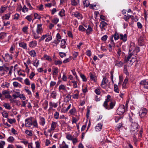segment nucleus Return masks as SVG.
I'll use <instances>...</instances> for the list:
<instances>
[{
	"label": "nucleus",
	"instance_id": "e2e57ef3",
	"mask_svg": "<svg viewBox=\"0 0 148 148\" xmlns=\"http://www.w3.org/2000/svg\"><path fill=\"white\" fill-rule=\"evenodd\" d=\"M54 64L56 65H60L62 64V62L60 60H55L54 61Z\"/></svg>",
	"mask_w": 148,
	"mask_h": 148
},
{
	"label": "nucleus",
	"instance_id": "0e129e2a",
	"mask_svg": "<svg viewBox=\"0 0 148 148\" xmlns=\"http://www.w3.org/2000/svg\"><path fill=\"white\" fill-rule=\"evenodd\" d=\"M83 4L84 7H88L90 5L89 1L87 0H85L84 1Z\"/></svg>",
	"mask_w": 148,
	"mask_h": 148
},
{
	"label": "nucleus",
	"instance_id": "4be33fe9",
	"mask_svg": "<svg viewBox=\"0 0 148 148\" xmlns=\"http://www.w3.org/2000/svg\"><path fill=\"white\" fill-rule=\"evenodd\" d=\"M93 31L92 28L90 25L88 26V28L87 29H86V33L87 35H89L92 34V32Z\"/></svg>",
	"mask_w": 148,
	"mask_h": 148
},
{
	"label": "nucleus",
	"instance_id": "a211bd4d",
	"mask_svg": "<svg viewBox=\"0 0 148 148\" xmlns=\"http://www.w3.org/2000/svg\"><path fill=\"white\" fill-rule=\"evenodd\" d=\"M140 84L143 86L145 88L148 89V82H147L145 80L141 81L140 82Z\"/></svg>",
	"mask_w": 148,
	"mask_h": 148
},
{
	"label": "nucleus",
	"instance_id": "680f3d73",
	"mask_svg": "<svg viewBox=\"0 0 148 148\" xmlns=\"http://www.w3.org/2000/svg\"><path fill=\"white\" fill-rule=\"evenodd\" d=\"M15 140V138L13 136H10L8 138L7 140L9 142L12 143Z\"/></svg>",
	"mask_w": 148,
	"mask_h": 148
},
{
	"label": "nucleus",
	"instance_id": "aec40b11",
	"mask_svg": "<svg viewBox=\"0 0 148 148\" xmlns=\"http://www.w3.org/2000/svg\"><path fill=\"white\" fill-rule=\"evenodd\" d=\"M103 124L101 123H98L95 126V129L96 131L99 132L102 128Z\"/></svg>",
	"mask_w": 148,
	"mask_h": 148
},
{
	"label": "nucleus",
	"instance_id": "79ce46f5",
	"mask_svg": "<svg viewBox=\"0 0 148 148\" xmlns=\"http://www.w3.org/2000/svg\"><path fill=\"white\" fill-rule=\"evenodd\" d=\"M71 5L73 6H76L79 3V1L77 0H71Z\"/></svg>",
	"mask_w": 148,
	"mask_h": 148
},
{
	"label": "nucleus",
	"instance_id": "39448f33",
	"mask_svg": "<svg viewBox=\"0 0 148 148\" xmlns=\"http://www.w3.org/2000/svg\"><path fill=\"white\" fill-rule=\"evenodd\" d=\"M5 61L6 62H8L12 59V54H10L8 53H6L4 56H3Z\"/></svg>",
	"mask_w": 148,
	"mask_h": 148
},
{
	"label": "nucleus",
	"instance_id": "c85d7f7f",
	"mask_svg": "<svg viewBox=\"0 0 148 148\" xmlns=\"http://www.w3.org/2000/svg\"><path fill=\"white\" fill-rule=\"evenodd\" d=\"M57 96V92L55 91H52L50 95V97L53 99H56Z\"/></svg>",
	"mask_w": 148,
	"mask_h": 148
},
{
	"label": "nucleus",
	"instance_id": "bb28decb",
	"mask_svg": "<svg viewBox=\"0 0 148 148\" xmlns=\"http://www.w3.org/2000/svg\"><path fill=\"white\" fill-rule=\"evenodd\" d=\"M115 106V104L113 102L111 101L110 104V107L108 106V105L107 106V107H104L106 109L108 110H110L112 109Z\"/></svg>",
	"mask_w": 148,
	"mask_h": 148
},
{
	"label": "nucleus",
	"instance_id": "473e14b6",
	"mask_svg": "<svg viewBox=\"0 0 148 148\" xmlns=\"http://www.w3.org/2000/svg\"><path fill=\"white\" fill-rule=\"evenodd\" d=\"M33 66H35L36 68H37L39 64V61L37 59H36L34 61H33Z\"/></svg>",
	"mask_w": 148,
	"mask_h": 148
},
{
	"label": "nucleus",
	"instance_id": "72a5a7b5",
	"mask_svg": "<svg viewBox=\"0 0 148 148\" xmlns=\"http://www.w3.org/2000/svg\"><path fill=\"white\" fill-rule=\"evenodd\" d=\"M10 86V83L7 82H5L2 84L1 85V87L3 88H8Z\"/></svg>",
	"mask_w": 148,
	"mask_h": 148
},
{
	"label": "nucleus",
	"instance_id": "5fc2aeb1",
	"mask_svg": "<svg viewBox=\"0 0 148 148\" xmlns=\"http://www.w3.org/2000/svg\"><path fill=\"white\" fill-rule=\"evenodd\" d=\"M76 111V109L75 108V107H73L72 109L70 110L69 113L71 115H73L75 112Z\"/></svg>",
	"mask_w": 148,
	"mask_h": 148
},
{
	"label": "nucleus",
	"instance_id": "09e8293b",
	"mask_svg": "<svg viewBox=\"0 0 148 148\" xmlns=\"http://www.w3.org/2000/svg\"><path fill=\"white\" fill-rule=\"evenodd\" d=\"M34 20L36 19H37L38 20H40L41 18V16L38 15V14L36 13H34Z\"/></svg>",
	"mask_w": 148,
	"mask_h": 148
},
{
	"label": "nucleus",
	"instance_id": "c756f323",
	"mask_svg": "<svg viewBox=\"0 0 148 148\" xmlns=\"http://www.w3.org/2000/svg\"><path fill=\"white\" fill-rule=\"evenodd\" d=\"M48 102L47 100H45L42 104V106L43 108L45 110H46L48 106Z\"/></svg>",
	"mask_w": 148,
	"mask_h": 148
},
{
	"label": "nucleus",
	"instance_id": "0eeeda50",
	"mask_svg": "<svg viewBox=\"0 0 148 148\" xmlns=\"http://www.w3.org/2000/svg\"><path fill=\"white\" fill-rule=\"evenodd\" d=\"M147 112V109L145 108H142L139 112V115L141 118L144 117L146 114Z\"/></svg>",
	"mask_w": 148,
	"mask_h": 148
},
{
	"label": "nucleus",
	"instance_id": "7c9ffc66",
	"mask_svg": "<svg viewBox=\"0 0 148 148\" xmlns=\"http://www.w3.org/2000/svg\"><path fill=\"white\" fill-rule=\"evenodd\" d=\"M31 57L35 58L36 56V53L34 50H32L28 53Z\"/></svg>",
	"mask_w": 148,
	"mask_h": 148
},
{
	"label": "nucleus",
	"instance_id": "4c0bfd02",
	"mask_svg": "<svg viewBox=\"0 0 148 148\" xmlns=\"http://www.w3.org/2000/svg\"><path fill=\"white\" fill-rule=\"evenodd\" d=\"M58 103L53 102L52 101H50L49 103V106L54 108H56L58 106Z\"/></svg>",
	"mask_w": 148,
	"mask_h": 148
},
{
	"label": "nucleus",
	"instance_id": "6e6d98bb",
	"mask_svg": "<svg viewBox=\"0 0 148 148\" xmlns=\"http://www.w3.org/2000/svg\"><path fill=\"white\" fill-rule=\"evenodd\" d=\"M127 15H124L123 18L126 21H128V20L130 18H131L132 15H128L127 14Z\"/></svg>",
	"mask_w": 148,
	"mask_h": 148
},
{
	"label": "nucleus",
	"instance_id": "b1692460",
	"mask_svg": "<svg viewBox=\"0 0 148 148\" xmlns=\"http://www.w3.org/2000/svg\"><path fill=\"white\" fill-rule=\"evenodd\" d=\"M90 7L91 9L95 10H98L100 8V6L99 5L94 4H91Z\"/></svg>",
	"mask_w": 148,
	"mask_h": 148
},
{
	"label": "nucleus",
	"instance_id": "13d9d810",
	"mask_svg": "<svg viewBox=\"0 0 148 148\" xmlns=\"http://www.w3.org/2000/svg\"><path fill=\"white\" fill-rule=\"evenodd\" d=\"M79 30L81 32H84L86 31V29H85L83 25H80L78 27Z\"/></svg>",
	"mask_w": 148,
	"mask_h": 148
},
{
	"label": "nucleus",
	"instance_id": "c03bdc74",
	"mask_svg": "<svg viewBox=\"0 0 148 148\" xmlns=\"http://www.w3.org/2000/svg\"><path fill=\"white\" fill-rule=\"evenodd\" d=\"M90 77V79L92 81H96L95 80V76L91 73H89Z\"/></svg>",
	"mask_w": 148,
	"mask_h": 148
},
{
	"label": "nucleus",
	"instance_id": "e433bc0d",
	"mask_svg": "<svg viewBox=\"0 0 148 148\" xmlns=\"http://www.w3.org/2000/svg\"><path fill=\"white\" fill-rule=\"evenodd\" d=\"M127 39V36L125 34L124 35L121 34V40H122L123 42L126 41Z\"/></svg>",
	"mask_w": 148,
	"mask_h": 148
},
{
	"label": "nucleus",
	"instance_id": "ddd939ff",
	"mask_svg": "<svg viewBox=\"0 0 148 148\" xmlns=\"http://www.w3.org/2000/svg\"><path fill=\"white\" fill-rule=\"evenodd\" d=\"M58 90L60 92H62V91H65L67 92V90H66V86L63 84L60 85L59 87Z\"/></svg>",
	"mask_w": 148,
	"mask_h": 148
},
{
	"label": "nucleus",
	"instance_id": "de8ad7c7",
	"mask_svg": "<svg viewBox=\"0 0 148 148\" xmlns=\"http://www.w3.org/2000/svg\"><path fill=\"white\" fill-rule=\"evenodd\" d=\"M11 13H9L8 14H6L4 15L2 18H3L4 19L8 20L9 19L10 16V14Z\"/></svg>",
	"mask_w": 148,
	"mask_h": 148
},
{
	"label": "nucleus",
	"instance_id": "f704fd0d",
	"mask_svg": "<svg viewBox=\"0 0 148 148\" xmlns=\"http://www.w3.org/2000/svg\"><path fill=\"white\" fill-rule=\"evenodd\" d=\"M65 11L64 9H62L59 12L58 15L61 17H63L65 16Z\"/></svg>",
	"mask_w": 148,
	"mask_h": 148
},
{
	"label": "nucleus",
	"instance_id": "4468645a",
	"mask_svg": "<svg viewBox=\"0 0 148 148\" xmlns=\"http://www.w3.org/2000/svg\"><path fill=\"white\" fill-rule=\"evenodd\" d=\"M108 25L107 23L104 21H102L99 25V27L101 29V31H103V30H105L104 27Z\"/></svg>",
	"mask_w": 148,
	"mask_h": 148
},
{
	"label": "nucleus",
	"instance_id": "bf43d9fd",
	"mask_svg": "<svg viewBox=\"0 0 148 148\" xmlns=\"http://www.w3.org/2000/svg\"><path fill=\"white\" fill-rule=\"evenodd\" d=\"M80 76L81 78L82 79V80L83 82H86L87 81V79L85 76V75L82 74H80Z\"/></svg>",
	"mask_w": 148,
	"mask_h": 148
},
{
	"label": "nucleus",
	"instance_id": "f8f14e48",
	"mask_svg": "<svg viewBox=\"0 0 148 148\" xmlns=\"http://www.w3.org/2000/svg\"><path fill=\"white\" fill-rule=\"evenodd\" d=\"M111 97L110 95H108L107 96L106 99L103 104V106L104 107H107L108 105V102L110 101L111 100Z\"/></svg>",
	"mask_w": 148,
	"mask_h": 148
},
{
	"label": "nucleus",
	"instance_id": "774afa93",
	"mask_svg": "<svg viewBox=\"0 0 148 148\" xmlns=\"http://www.w3.org/2000/svg\"><path fill=\"white\" fill-rule=\"evenodd\" d=\"M71 140L72 141L74 145H75L78 142V140L77 137L73 138L72 140Z\"/></svg>",
	"mask_w": 148,
	"mask_h": 148
},
{
	"label": "nucleus",
	"instance_id": "69168bd1",
	"mask_svg": "<svg viewBox=\"0 0 148 148\" xmlns=\"http://www.w3.org/2000/svg\"><path fill=\"white\" fill-rule=\"evenodd\" d=\"M28 27L27 26H26L23 27L22 28V31L23 33L26 34H27V29Z\"/></svg>",
	"mask_w": 148,
	"mask_h": 148
},
{
	"label": "nucleus",
	"instance_id": "a18cd8bd",
	"mask_svg": "<svg viewBox=\"0 0 148 148\" xmlns=\"http://www.w3.org/2000/svg\"><path fill=\"white\" fill-rule=\"evenodd\" d=\"M25 133L28 136H31L33 135L32 131L26 130L25 132Z\"/></svg>",
	"mask_w": 148,
	"mask_h": 148
},
{
	"label": "nucleus",
	"instance_id": "dca6fc26",
	"mask_svg": "<svg viewBox=\"0 0 148 148\" xmlns=\"http://www.w3.org/2000/svg\"><path fill=\"white\" fill-rule=\"evenodd\" d=\"M113 37H114L115 40H117L119 39L120 36L117 31L115 32L114 34L113 35H112L111 36L110 38L113 39Z\"/></svg>",
	"mask_w": 148,
	"mask_h": 148
},
{
	"label": "nucleus",
	"instance_id": "864d4df0",
	"mask_svg": "<svg viewBox=\"0 0 148 148\" xmlns=\"http://www.w3.org/2000/svg\"><path fill=\"white\" fill-rule=\"evenodd\" d=\"M25 3L27 6L29 7V10H31L33 8L28 0H26Z\"/></svg>",
	"mask_w": 148,
	"mask_h": 148
},
{
	"label": "nucleus",
	"instance_id": "a878e982",
	"mask_svg": "<svg viewBox=\"0 0 148 148\" xmlns=\"http://www.w3.org/2000/svg\"><path fill=\"white\" fill-rule=\"evenodd\" d=\"M53 75H57L59 72V69L58 68L55 67H53Z\"/></svg>",
	"mask_w": 148,
	"mask_h": 148
},
{
	"label": "nucleus",
	"instance_id": "412c9836",
	"mask_svg": "<svg viewBox=\"0 0 148 148\" xmlns=\"http://www.w3.org/2000/svg\"><path fill=\"white\" fill-rule=\"evenodd\" d=\"M7 8V6L5 5H3L1 6L0 8V15H2V14L6 10Z\"/></svg>",
	"mask_w": 148,
	"mask_h": 148
},
{
	"label": "nucleus",
	"instance_id": "4d7b16f0",
	"mask_svg": "<svg viewBox=\"0 0 148 148\" xmlns=\"http://www.w3.org/2000/svg\"><path fill=\"white\" fill-rule=\"evenodd\" d=\"M54 118L56 119H58L59 118V113L56 111L54 114Z\"/></svg>",
	"mask_w": 148,
	"mask_h": 148
},
{
	"label": "nucleus",
	"instance_id": "423d86ee",
	"mask_svg": "<svg viewBox=\"0 0 148 148\" xmlns=\"http://www.w3.org/2000/svg\"><path fill=\"white\" fill-rule=\"evenodd\" d=\"M42 25V24H38L37 25L36 32L37 34H41L42 33L43 31Z\"/></svg>",
	"mask_w": 148,
	"mask_h": 148
},
{
	"label": "nucleus",
	"instance_id": "338daca9",
	"mask_svg": "<svg viewBox=\"0 0 148 148\" xmlns=\"http://www.w3.org/2000/svg\"><path fill=\"white\" fill-rule=\"evenodd\" d=\"M24 82L26 85L29 86L30 85V82L28 78L25 79Z\"/></svg>",
	"mask_w": 148,
	"mask_h": 148
},
{
	"label": "nucleus",
	"instance_id": "c9c22d12",
	"mask_svg": "<svg viewBox=\"0 0 148 148\" xmlns=\"http://www.w3.org/2000/svg\"><path fill=\"white\" fill-rule=\"evenodd\" d=\"M128 78L127 77H126L125 78L124 80V82H123V84H122V88L124 89L126 88V84L127 83L128 81Z\"/></svg>",
	"mask_w": 148,
	"mask_h": 148
},
{
	"label": "nucleus",
	"instance_id": "2eb2a0df",
	"mask_svg": "<svg viewBox=\"0 0 148 148\" xmlns=\"http://www.w3.org/2000/svg\"><path fill=\"white\" fill-rule=\"evenodd\" d=\"M37 44V41L36 40H34L29 42V45L31 48H34L36 46Z\"/></svg>",
	"mask_w": 148,
	"mask_h": 148
},
{
	"label": "nucleus",
	"instance_id": "f257e3e1",
	"mask_svg": "<svg viewBox=\"0 0 148 148\" xmlns=\"http://www.w3.org/2000/svg\"><path fill=\"white\" fill-rule=\"evenodd\" d=\"M109 73L106 74V76H103V78L101 83L100 86L101 87L105 89L106 91H108L111 89L110 87V82H109L106 76H109Z\"/></svg>",
	"mask_w": 148,
	"mask_h": 148
},
{
	"label": "nucleus",
	"instance_id": "20e7f679",
	"mask_svg": "<svg viewBox=\"0 0 148 148\" xmlns=\"http://www.w3.org/2000/svg\"><path fill=\"white\" fill-rule=\"evenodd\" d=\"M33 117H30L25 120V126L26 127H30L32 125V121Z\"/></svg>",
	"mask_w": 148,
	"mask_h": 148
},
{
	"label": "nucleus",
	"instance_id": "3c124183",
	"mask_svg": "<svg viewBox=\"0 0 148 148\" xmlns=\"http://www.w3.org/2000/svg\"><path fill=\"white\" fill-rule=\"evenodd\" d=\"M4 73V67L3 66H0V75H3Z\"/></svg>",
	"mask_w": 148,
	"mask_h": 148
},
{
	"label": "nucleus",
	"instance_id": "2f4dec72",
	"mask_svg": "<svg viewBox=\"0 0 148 148\" xmlns=\"http://www.w3.org/2000/svg\"><path fill=\"white\" fill-rule=\"evenodd\" d=\"M3 105L5 108L8 110H10L12 108V107L8 103L3 102Z\"/></svg>",
	"mask_w": 148,
	"mask_h": 148
},
{
	"label": "nucleus",
	"instance_id": "f3484780",
	"mask_svg": "<svg viewBox=\"0 0 148 148\" xmlns=\"http://www.w3.org/2000/svg\"><path fill=\"white\" fill-rule=\"evenodd\" d=\"M66 39H63L61 40V43L60 45V47L61 48L65 49L66 47Z\"/></svg>",
	"mask_w": 148,
	"mask_h": 148
},
{
	"label": "nucleus",
	"instance_id": "f03ea898",
	"mask_svg": "<svg viewBox=\"0 0 148 148\" xmlns=\"http://www.w3.org/2000/svg\"><path fill=\"white\" fill-rule=\"evenodd\" d=\"M139 126L137 123H134L131 125L130 131L131 134L136 136L138 134Z\"/></svg>",
	"mask_w": 148,
	"mask_h": 148
},
{
	"label": "nucleus",
	"instance_id": "cd10ccee",
	"mask_svg": "<svg viewBox=\"0 0 148 148\" xmlns=\"http://www.w3.org/2000/svg\"><path fill=\"white\" fill-rule=\"evenodd\" d=\"M110 43L108 45V47H110L111 49H112V48L114 47L115 45L113 39H110Z\"/></svg>",
	"mask_w": 148,
	"mask_h": 148
},
{
	"label": "nucleus",
	"instance_id": "9d476101",
	"mask_svg": "<svg viewBox=\"0 0 148 148\" xmlns=\"http://www.w3.org/2000/svg\"><path fill=\"white\" fill-rule=\"evenodd\" d=\"M39 124L42 126H44L45 125L46 123V121L45 118L44 117L41 116L39 117Z\"/></svg>",
	"mask_w": 148,
	"mask_h": 148
},
{
	"label": "nucleus",
	"instance_id": "393cba45",
	"mask_svg": "<svg viewBox=\"0 0 148 148\" xmlns=\"http://www.w3.org/2000/svg\"><path fill=\"white\" fill-rule=\"evenodd\" d=\"M20 47L24 49H27V44L23 42H21L19 43Z\"/></svg>",
	"mask_w": 148,
	"mask_h": 148
},
{
	"label": "nucleus",
	"instance_id": "9b49d317",
	"mask_svg": "<svg viewBox=\"0 0 148 148\" xmlns=\"http://www.w3.org/2000/svg\"><path fill=\"white\" fill-rule=\"evenodd\" d=\"M74 16L78 19L81 20L83 18V16L80 13L77 11H76L74 13Z\"/></svg>",
	"mask_w": 148,
	"mask_h": 148
},
{
	"label": "nucleus",
	"instance_id": "37998d69",
	"mask_svg": "<svg viewBox=\"0 0 148 148\" xmlns=\"http://www.w3.org/2000/svg\"><path fill=\"white\" fill-rule=\"evenodd\" d=\"M22 10L23 12L24 13H26L28 11V9L27 7L26 6L24 5L22 9H20L19 10L20 11Z\"/></svg>",
	"mask_w": 148,
	"mask_h": 148
},
{
	"label": "nucleus",
	"instance_id": "a19ab883",
	"mask_svg": "<svg viewBox=\"0 0 148 148\" xmlns=\"http://www.w3.org/2000/svg\"><path fill=\"white\" fill-rule=\"evenodd\" d=\"M59 42L56 40H55L51 42V45L53 46V47H56L59 44Z\"/></svg>",
	"mask_w": 148,
	"mask_h": 148
},
{
	"label": "nucleus",
	"instance_id": "ea45409f",
	"mask_svg": "<svg viewBox=\"0 0 148 148\" xmlns=\"http://www.w3.org/2000/svg\"><path fill=\"white\" fill-rule=\"evenodd\" d=\"M44 58L49 62H51L52 61V59L50 57L46 54H44L43 56Z\"/></svg>",
	"mask_w": 148,
	"mask_h": 148
},
{
	"label": "nucleus",
	"instance_id": "58836bf2",
	"mask_svg": "<svg viewBox=\"0 0 148 148\" xmlns=\"http://www.w3.org/2000/svg\"><path fill=\"white\" fill-rule=\"evenodd\" d=\"M127 109L123 105H121V112L123 114L127 111Z\"/></svg>",
	"mask_w": 148,
	"mask_h": 148
},
{
	"label": "nucleus",
	"instance_id": "7ed1b4c3",
	"mask_svg": "<svg viewBox=\"0 0 148 148\" xmlns=\"http://www.w3.org/2000/svg\"><path fill=\"white\" fill-rule=\"evenodd\" d=\"M46 38L45 41V42H49L51 41L52 39L51 32L45 34L43 35L41 37L39 42L44 40Z\"/></svg>",
	"mask_w": 148,
	"mask_h": 148
},
{
	"label": "nucleus",
	"instance_id": "8fccbe9b",
	"mask_svg": "<svg viewBox=\"0 0 148 148\" xmlns=\"http://www.w3.org/2000/svg\"><path fill=\"white\" fill-rule=\"evenodd\" d=\"M32 125L35 127L37 128H38V124L36 119L34 121L32 122Z\"/></svg>",
	"mask_w": 148,
	"mask_h": 148
},
{
	"label": "nucleus",
	"instance_id": "6ab92c4d",
	"mask_svg": "<svg viewBox=\"0 0 148 148\" xmlns=\"http://www.w3.org/2000/svg\"><path fill=\"white\" fill-rule=\"evenodd\" d=\"M16 93L17 95H18V96H14L15 98L19 97L21 99H22L23 100H25L26 99V97L23 94H20L19 92H16Z\"/></svg>",
	"mask_w": 148,
	"mask_h": 148
},
{
	"label": "nucleus",
	"instance_id": "1a4fd4ad",
	"mask_svg": "<svg viewBox=\"0 0 148 148\" xmlns=\"http://www.w3.org/2000/svg\"><path fill=\"white\" fill-rule=\"evenodd\" d=\"M74 93L75 94L72 95L71 96L73 99H78L79 95V91L77 90H74Z\"/></svg>",
	"mask_w": 148,
	"mask_h": 148
},
{
	"label": "nucleus",
	"instance_id": "6e6552de",
	"mask_svg": "<svg viewBox=\"0 0 148 148\" xmlns=\"http://www.w3.org/2000/svg\"><path fill=\"white\" fill-rule=\"evenodd\" d=\"M57 124V123L56 122L52 121L51 124V128L48 130V132L50 133L51 131L54 130L56 127Z\"/></svg>",
	"mask_w": 148,
	"mask_h": 148
},
{
	"label": "nucleus",
	"instance_id": "49530a36",
	"mask_svg": "<svg viewBox=\"0 0 148 148\" xmlns=\"http://www.w3.org/2000/svg\"><path fill=\"white\" fill-rule=\"evenodd\" d=\"M13 85L14 88H18L21 86V85L17 82H14L13 83Z\"/></svg>",
	"mask_w": 148,
	"mask_h": 148
},
{
	"label": "nucleus",
	"instance_id": "603ef678",
	"mask_svg": "<svg viewBox=\"0 0 148 148\" xmlns=\"http://www.w3.org/2000/svg\"><path fill=\"white\" fill-rule=\"evenodd\" d=\"M56 40L59 42H60L62 40L61 36L59 33H58L57 34L56 36Z\"/></svg>",
	"mask_w": 148,
	"mask_h": 148
},
{
	"label": "nucleus",
	"instance_id": "5701e85b",
	"mask_svg": "<svg viewBox=\"0 0 148 148\" xmlns=\"http://www.w3.org/2000/svg\"><path fill=\"white\" fill-rule=\"evenodd\" d=\"M59 148H69V145L63 141L62 144L59 145Z\"/></svg>",
	"mask_w": 148,
	"mask_h": 148
},
{
	"label": "nucleus",
	"instance_id": "052dcab7",
	"mask_svg": "<svg viewBox=\"0 0 148 148\" xmlns=\"http://www.w3.org/2000/svg\"><path fill=\"white\" fill-rule=\"evenodd\" d=\"M66 138L68 140H71L73 137L71 135L67 134L66 135Z\"/></svg>",
	"mask_w": 148,
	"mask_h": 148
}]
</instances>
